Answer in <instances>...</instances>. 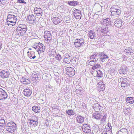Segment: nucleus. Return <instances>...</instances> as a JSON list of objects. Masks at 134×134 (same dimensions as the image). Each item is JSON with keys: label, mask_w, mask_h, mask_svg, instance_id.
I'll list each match as a JSON object with an SVG mask.
<instances>
[{"label": "nucleus", "mask_w": 134, "mask_h": 134, "mask_svg": "<svg viewBox=\"0 0 134 134\" xmlns=\"http://www.w3.org/2000/svg\"><path fill=\"white\" fill-rule=\"evenodd\" d=\"M74 57V53L73 51L70 50L68 53L65 54L63 56V61L65 64H69Z\"/></svg>", "instance_id": "nucleus-1"}, {"label": "nucleus", "mask_w": 134, "mask_h": 134, "mask_svg": "<svg viewBox=\"0 0 134 134\" xmlns=\"http://www.w3.org/2000/svg\"><path fill=\"white\" fill-rule=\"evenodd\" d=\"M17 20L16 16L14 15L9 14L6 19L7 23L9 26L15 25Z\"/></svg>", "instance_id": "nucleus-2"}, {"label": "nucleus", "mask_w": 134, "mask_h": 134, "mask_svg": "<svg viewBox=\"0 0 134 134\" xmlns=\"http://www.w3.org/2000/svg\"><path fill=\"white\" fill-rule=\"evenodd\" d=\"M16 124L13 121L8 122L7 125L6 129L9 132L14 133L16 130Z\"/></svg>", "instance_id": "nucleus-3"}, {"label": "nucleus", "mask_w": 134, "mask_h": 134, "mask_svg": "<svg viewBox=\"0 0 134 134\" xmlns=\"http://www.w3.org/2000/svg\"><path fill=\"white\" fill-rule=\"evenodd\" d=\"M34 9V12L38 17H40L42 15V10L38 5L33 4L32 5Z\"/></svg>", "instance_id": "nucleus-4"}, {"label": "nucleus", "mask_w": 134, "mask_h": 134, "mask_svg": "<svg viewBox=\"0 0 134 134\" xmlns=\"http://www.w3.org/2000/svg\"><path fill=\"white\" fill-rule=\"evenodd\" d=\"M28 122L30 126H36L38 123V119L36 116H32L28 120Z\"/></svg>", "instance_id": "nucleus-5"}, {"label": "nucleus", "mask_w": 134, "mask_h": 134, "mask_svg": "<svg viewBox=\"0 0 134 134\" xmlns=\"http://www.w3.org/2000/svg\"><path fill=\"white\" fill-rule=\"evenodd\" d=\"M66 74L70 77L74 76L75 74V71L74 69L71 67H68L65 69Z\"/></svg>", "instance_id": "nucleus-6"}, {"label": "nucleus", "mask_w": 134, "mask_h": 134, "mask_svg": "<svg viewBox=\"0 0 134 134\" xmlns=\"http://www.w3.org/2000/svg\"><path fill=\"white\" fill-rule=\"evenodd\" d=\"M62 19L60 16L53 17L52 19V21L55 25H60L62 23Z\"/></svg>", "instance_id": "nucleus-7"}, {"label": "nucleus", "mask_w": 134, "mask_h": 134, "mask_svg": "<svg viewBox=\"0 0 134 134\" xmlns=\"http://www.w3.org/2000/svg\"><path fill=\"white\" fill-rule=\"evenodd\" d=\"M84 44V40L82 38L76 39L74 43V45L76 47H78L82 46Z\"/></svg>", "instance_id": "nucleus-8"}, {"label": "nucleus", "mask_w": 134, "mask_h": 134, "mask_svg": "<svg viewBox=\"0 0 134 134\" xmlns=\"http://www.w3.org/2000/svg\"><path fill=\"white\" fill-rule=\"evenodd\" d=\"M53 32H51L50 31H46L44 32V38L47 39V41H50L52 40V34Z\"/></svg>", "instance_id": "nucleus-9"}, {"label": "nucleus", "mask_w": 134, "mask_h": 134, "mask_svg": "<svg viewBox=\"0 0 134 134\" xmlns=\"http://www.w3.org/2000/svg\"><path fill=\"white\" fill-rule=\"evenodd\" d=\"M10 72L7 70H2L0 72V76L4 79L9 77Z\"/></svg>", "instance_id": "nucleus-10"}, {"label": "nucleus", "mask_w": 134, "mask_h": 134, "mask_svg": "<svg viewBox=\"0 0 134 134\" xmlns=\"http://www.w3.org/2000/svg\"><path fill=\"white\" fill-rule=\"evenodd\" d=\"M73 15L76 19H80L81 18V11L79 10L75 9L73 11Z\"/></svg>", "instance_id": "nucleus-11"}, {"label": "nucleus", "mask_w": 134, "mask_h": 134, "mask_svg": "<svg viewBox=\"0 0 134 134\" xmlns=\"http://www.w3.org/2000/svg\"><path fill=\"white\" fill-rule=\"evenodd\" d=\"M26 20L28 23L30 24L34 23L36 22L35 17L32 14L28 16Z\"/></svg>", "instance_id": "nucleus-12"}, {"label": "nucleus", "mask_w": 134, "mask_h": 134, "mask_svg": "<svg viewBox=\"0 0 134 134\" xmlns=\"http://www.w3.org/2000/svg\"><path fill=\"white\" fill-rule=\"evenodd\" d=\"M31 76L33 80L35 81H38L40 80V75L38 72H34L31 75Z\"/></svg>", "instance_id": "nucleus-13"}, {"label": "nucleus", "mask_w": 134, "mask_h": 134, "mask_svg": "<svg viewBox=\"0 0 134 134\" xmlns=\"http://www.w3.org/2000/svg\"><path fill=\"white\" fill-rule=\"evenodd\" d=\"M7 96V93L2 88H0V100L4 99Z\"/></svg>", "instance_id": "nucleus-14"}, {"label": "nucleus", "mask_w": 134, "mask_h": 134, "mask_svg": "<svg viewBox=\"0 0 134 134\" xmlns=\"http://www.w3.org/2000/svg\"><path fill=\"white\" fill-rule=\"evenodd\" d=\"M32 93L31 88H25L23 90V93L27 97L29 96Z\"/></svg>", "instance_id": "nucleus-15"}, {"label": "nucleus", "mask_w": 134, "mask_h": 134, "mask_svg": "<svg viewBox=\"0 0 134 134\" xmlns=\"http://www.w3.org/2000/svg\"><path fill=\"white\" fill-rule=\"evenodd\" d=\"M20 81L22 83L25 85L28 84L30 83V79L26 76H24L20 80Z\"/></svg>", "instance_id": "nucleus-16"}, {"label": "nucleus", "mask_w": 134, "mask_h": 134, "mask_svg": "<svg viewBox=\"0 0 134 134\" xmlns=\"http://www.w3.org/2000/svg\"><path fill=\"white\" fill-rule=\"evenodd\" d=\"M99 57L100 61L102 62H104L105 59H109L108 55L104 53H101L99 55Z\"/></svg>", "instance_id": "nucleus-17"}, {"label": "nucleus", "mask_w": 134, "mask_h": 134, "mask_svg": "<svg viewBox=\"0 0 134 134\" xmlns=\"http://www.w3.org/2000/svg\"><path fill=\"white\" fill-rule=\"evenodd\" d=\"M83 131L86 133H88L91 131V130L89 125L87 124H84L82 126Z\"/></svg>", "instance_id": "nucleus-18"}, {"label": "nucleus", "mask_w": 134, "mask_h": 134, "mask_svg": "<svg viewBox=\"0 0 134 134\" xmlns=\"http://www.w3.org/2000/svg\"><path fill=\"white\" fill-rule=\"evenodd\" d=\"M5 124V121L3 119V118L2 117H0V131H2L4 127V126Z\"/></svg>", "instance_id": "nucleus-19"}, {"label": "nucleus", "mask_w": 134, "mask_h": 134, "mask_svg": "<svg viewBox=\"0 0 134 134\" xmlns=\"http://www.w3.org/2000/svg\"><path fill=\"white\" fill-rule=\"evenodd\" d=\"M119 72L120 74H126L127 71L126 66L124 65H122L120 68Z\"/></svg>", "instance_id": "nucleus-20"}, {"label": "nucleus", "mask_w": 134, "mask_h": 134, "mask_svg": "<svg viewBox=\"0 0 134 134\" xmlns=\"http://www.w3.org/2000/svg\"><path fill=\"white\" fill-rule=\"evenodd\" d=\"M113 12H111V16H113L116 18H118L119 15L120 14L121 11L119 9H117L116 10H114Z\"/></svg>", "instance_id": "nucleus-21"}, {"label": "nucleus", "mask_w": 134, "mask_h": 134, "mask_svg": "<svg viewBox=\"0 0 134 134\" xmlns=\"http://www.w3.org/2000/svg\"><path fill=\"white\" fill-rule=\"evenodd\" d=\"M22 30L19 27H17L16 29L17 34L19 36H23L25 34L26 31V30Z\"/></svg>", "instance_id": "nucleus-22"}, {"label": "nucleus", "mask_w": 134, "mask_h": 134, "mask_svg": "<svg viewBox=\"0 0 134 134\" xmlns=\"http://www.w3.org/2000/svg\"><path fill=\"white\" fill-rule=\"evenodd\" d=\"M37 48H38V51H39L43 52L45 51V47L41 43H40L38 44Z\"/></svg>", "instance_id": "nucleus-23"}, {"label": "nucleus", "mask_w": 134, "mask_h": 134, "mask_svg": "<svg viewBox=\"0 0 134 134\" xmlns=\"http://www.w3.org/2000/svg\"><path fill=\"white\" fill-rule=\"evenodd\" d=\"M102 116V114L99 112L94 113L92 115L93 118L97 120H100Z\"/></svg>", "instance_id": "nucleus-24"}, {"label": "nucleus", "mask_w": 134, "mask_h": 134, "mask_svg": "<svg viewBox=\"0 0 134 134\" xmlns=\"http://www.w3.org/2000/svg\"><path fill=\"white\" fill-rule=\"evenodd\" d=\"M100 31L102 32L105 34H107L110 31L107 26H103L101 28Z\"/></svg>", "instance_id": "nucleus-25"}, {"label": "nucleus", "mask_w": 134, "mask_h": 134, "mask_svg": "<svg viewBox=\"0 0 134 134\" xmlns=\"http://www.w3.org/2000/svg\"><path fill=\"white\" fill-rule=\"evenodd\" d=\"M115 26L117 27H120L122 25V21L121 19H119L114 22Z\"/></svg>", "instance_id": "nucleus-26"}, {"label": "nucleus", "mask_w": 134, "mask_h": 134, "mask_svg": "<svg viewBox=\"0 0 134 134\" xmlns=\"http://www.w3.org/2000/svg\"><path fill=\"white\" fill-rule=\"evenodd\" d=\"M88 37L91 39H93L96 37V34L95 32L92 30L88 31Z\"/></svg>", "instance_id": "nucleus-27"}, {"label": "nucleus", "mask_w": 134, "mask_h": 134, "mask_svg": "<svg viewBox=\"0 0 134 134\" xmlns=\"http://www.w3.org/2000/svg\"><path fill=\"white\" fill-rule=\"evenodd\" d=\"M75 88L76 90L77 93L80 95H82V91L83 90L82 87L79 85H77Z\"/></svg>", "instance_id": "nucleus-28"}, {"label": "nucleus", "mask_w": 134, "mask_h": 134, "mask_svg": "<svg viewBox=\"0 0 134 134\" xmlns=\"http://www.w3.org/2000/svg\"><path fill=\"white\" fill-rule=\"evenodd\" d=\"M101 23L102 24H105L106 26L110 25L111 23L110 19L108 18L103 19Z\"/></svg>", "instance_id": "nucleus-29"}, {"label": "nucleus", "mask_w": 134, "mask_h": 134, "mask_svg": "<svg viewBox=\"0 0 134 134\" xmlns=\"http://www.w3.org/2000/svg\"><path fill=\"white\" fill-rule=\"evenodd\" d=\"M97 86L101 91H104L105 89V84L102 81L99 82L97 85Z\"/></svg>", "instance_id": "nucleus-30"}, {"label": "nucleus", "mask_w": 134, "mask_h": 134, "mask_svg": "<svg viewBox=\"0 0 134 134\" xmlns=\"http://www.w3.org/2000/svg\"><path fill=\"white\" fill-rule=\"evenodd\" d=\"M84 118L80 115H77L76 119L77 121L80 123H82L84 121Z\"/></svg>", "instance_id": "nucleus-31"}, {"label": "nucleus", "mask_w": 134, "mask_h": 134, "mask_svg": "<svg viewBox=\"0 0 134 134\" xmlns=\"http://www.w3.org/2000/svg\"><path fill=\"white\" fill-rule=\"evenodd\" d=\"M101 108V106L98 103L94 104L93 105V109L96 111H99Z\"/></svg>", "instance_id": "nucleus-32"}, {"label": "nucleus", "mask_w": 134, "mask_h": 134, "mask_svg": "<svg viewBox=\"0 0 134 134\" xmlns=\"http://www.w3.org/2000/svg\"><path fill=\"white\" fill-rule=\"evenodd\" d=\"M124 51L127 53H130L131 54L133 52L132 49L130 47L125 48L124 49Z\"/></svg>", "instance_id": "nucleus-33"}, {"label": "nucleus", "mask_w": 134, "mask_h": 134, "mask_svg": "<svg viewBox=\"0 0 134 134\" xmlns=\"http://www.w3.org/2000/svg\"><path fill=\"white\" fill-rule=\"evenodd\" d=\"M28 55L30 59H34L36 56L35 54V52L33 51L31 52L30 53L29 52H27Z\"/></svg>", "instance_id": "nucleus-34"}, {"label": "nucleus", "mask_w": 134, "mask_h": 134, "mask_svg": "<svg viewBox=\"0 0 134 134\" xmlns=\"http://www.w3.org/2000/svg\"><path fill=\"white\" fill-rule=\"evenodd\" d=\"M99 57V55L96 54H93L90 57V59L94 60L95 61H97L98 60V58Z\"/></svg>", "instance_id": "nucleus-35"}, {"label": "nucleus", "mask_w": 134, "mask_h": 134, "mask_svg": "<svg viewBox=\"0 0 134 134\" xmlns=\"http://www.w3.org/2000/svg\"><path fill=\"white\" fill-rule=\"evenodd\" d=\"M127 130L125 128H122L118 132L119 134H128Z\"/></svg>", "instance_id": "nucleus-36"}, {"label": "nucleus", "mask_w": 134, "mask_h": 134, "mask_svg": "<svg viewBox=\"0 0 134 134\" xmlns=\"http://www.w3.org/2000/svg\"><path fill=\"white\" fill-rule=\"evenodd\" d=\"M50 76V75L49 74H48L47 73H45L43 74L42 77L43 79L48 80H49V78Z\"/></svg>", "instance_id": "nucleus-37"}, {"label": "nucleus", "mask_w": 134, "mask_h": 134, "mask_svg": "<svg viewBox=\"0 0 134 134\" xmlns=\"http://www.w3.org/2000/svg\"><path fill=\"white\" fill-rule=\"evenodd\" d=\"M68 3L70 5L75 6L78 5L79 3L77 1H73L68 2Z\"/></svg>", "instance_id": "nucleus-38"}, {"label": "nucleus", "mask_w": 134, "mask_h": 134, "mask_svg": "<svg viewBox=\"0 0 134 134\" xmlns=\"http://www.w3.org/2000/svg\"><path fill=\"white\" fill-rule=\"evenodd\" d=\"M17 27H19L23 30H26V31L27 29V26L25 24H19L18 25Z\"/></svg>", "instance_id": "nucleus-39"}, {"label": "nucleus", "mask_w": 134, "mask_h": 134, "mask_svg": "<svg viewBox=\"0 0 134 134\" xmlns=\"http://www.w3.org/2000/svg\"><path fill=\"white\" fill-rule=\"evenodd\" d=\"M33 111L35 113L39 112L40 111V108L37 106H34L32 107Z\"/></svg>", "instance_id": "nucleus-40"}, {"label": "nucleus", "mask_w": 134, "mask_h": 134, "mask_svg": "<svg viewBox=\"0 0 134 134\" xmlns=\"http://www.w3.org/2000/svg\"><path fill=\"white\" fill-rule=\"evenodd\" d=\"M66 113L69 116H71L74 115L75 112L72 109H69L66 111Z\"/></svg>", "instance_id": "nucleus-41"}, {"label": "nucleus", "mask_w": 134, "mask_h": 134, "mask_svg": "<svg viewBox=\"0 0 134 134\" xmlns=\"http://www.w3.org/2000/svg\"><path fill=\"white\" fill-rule=\"evenodd\" d=\"M52 88L53 87L50 86H47L46 88L47 92L49 93L53 92V90Z\"/></svg>", "instance_id": "nucleus-42"}, {"label": "nucleus", "mask_w": 134, "mask_h": 134, "mask_svg": "<svg viewBox=\"0 0 134 134\" xmlns=\"http://www.w3.org/2000/svg\"><path fill=\"white\" fill-rule=\"evenodd\" d=\"M126 102L128 103L131 104H133L134 102L133 98L130 97H128L127 98Z\"/></svg>", "instance_id": "nucleus-43"}, {"label": "nucleus", "mask_w": 134, "mask_h": 134, "mask_svg": "<svg viewBox=\"0 0 134 134\" xmlns=\"http://www.w3.org/2000/svg\"><path fill=\"white\" fill-rule=\"evenodd\" d=\"M96 72H97V77L98 78L102 77L103 74L102 71L99 70H97Z\"/></svg>", "instance_id": "nucleus-44"}, {"label": "nucleus", "mask_w": 134, "mask_h": 134, "mask_svg": "<svg viewBox=\"0 0 134 134\" xmlns=\"http://www.w3.org/2000/svg\"><path fill=\"white\" fill-rule=\"evenodd\" d=\"M124 113L128 115L130 114L131 113L130 109L129 108H126L124 110Z\"/></svg>", "instance_id": "nucleus-45"}, {"label": "nucleus", "mask_w": 134, "mask_h": 134, "mask_svg": "<svg viewBox=\"0 0 134 134\" xmlns=\"http://www.w3.org/2000/svg\"><path fill=\"white\" fill-rule=\"evenodd\" d=\"M101 68V66L99 64H95L92 67V68L93 70H95L97 68Z\"/></svg>", "instance_id": "nucleus-46"}, {"label": "nucleus", "mask_w": 134, "mask_h": 134, "mask_svg": "<svg viewBox=\"0 0 134 134\" xmlns=\"http://www.w3.org/2000/svg\"><path fill=\"white\" fill-rule=\"evenodd\" d=\"M131 13L129 12H126L124 13V16L126 18H128L131 15Z\"/></svg>", "instance_id": "nucleus-47"}, {"label": "nucleus", "mask_w": 134, "mask_h": 134, "mask_svg": "<svg viewBox=\"0 0 134 134\" xmlns=\"http://www.w3.org/2000/svg\"><path fill=\"white\" fill-rule=\"evenodd\" d=\"M118 8L119 7L118 6L113 5L111 8L110 11L111 12L114 11V10H116L118 9Z\"/></svg>", "instance_id": "nucleus-48"}, {"label": "nucleus", "mask_w": 134, "mask_h": 134, "mask_svg": "<svg viewBox=\"0 0 134 134\" xmlns=\"http://www.w3.org/2000/svg\"><path fill=\"white\" fill-rule=\"evenodd\" d=\"M55 58L56 60L59 61L61 60L62 59V56L59 54H57Z\"/></svg>", "instance_id": "nucleus-49"}, {"label": "nucleus", "mask_w": 134, "mask_h": 134, "mask_svg": "<svg viewBox=\"0 0 134 134\" xmlns=\"http://www.w3.org/2000/svg\"><path fill=\"white\" fill-rule=\"evenodd\" d=\"M127 80L126 77H121L120 79V82H127Z\"/></svg>", "instance_id": "nucleus-50"}, {"label": "nucleus", "mask_w": 134, "mask_h": 134, "mask_svg": "<svg viewBox=\"0 0 134 134\" xmlns=\"http://www.w3.org/2000/svg\"><path fill=\"white\" fill-rule=\"evenodd\" d=\"M49 54L51 57H53L56 54V52L54 50H52L51 52L49 53Z\"/></svg>", "instance_id": "nucleus-51"}, {"label": "nucleus", "mask_w": 134, "mask_h": 134, "mask_svg": "<svg viewBox=\"0 0 134 134\" xmlns=\"http://www.w3.org/2000/svg\"><path fill=\"white\" fill-rule=\"evenodd\" d=\"M128 84H127V82H121V86L122 87H125L128 86Z\"/></svg>", "instance_id": "nucleus-52"}, {"label": "nucleus", "mask_w": 134, "mask_h": 134, "mask_svg": "<svg viewBox=\"0 0 134 134\" xmlns=\"http://www.w3.org/2000/svg\"><path fill=\"white\" fill-rule=\"evenodd\" d=\"M92 128L94 130H98L99 129V126L95 124H93Z\"/></svg>", "instance_id": "nucleus-53"}, {"label": "nucleus", "mask_w": 134, "mask_h": 134, "mask_svg": "<svg viewBox=\"0 0 134 134\" xmlns=\"http://www.w3.org/2000/svg\"><path fill=\"white\" fill-rule=\"evenodd\" d=\"M79 59L77 58H76L74 60H73V63L75 65H77L78 64Z\"/></svg>", "instance_id": "nucleus-54"}, {"label": "nucleus", "mask_w": 134, "mask_h": 134, "mask_svg": "<svg viewBox=\"0 0 134 134\" xmlns=\"http://www.w3.org/2000/svg\"><path fill=\"white\" fill-rule=\"evenodd\" d=\"M55 80L57 84H58L60 82V80L58 76H56L55 77Z\"/></svg>", "instance_id": "nucleus-55"}, {"label": "nucleus", "mask_w": 134, "mask_h": 134, "mask_svg": "<svg viewBox=\"0 0 134 134\" xmlns=\"http://www.w3.org/2000/svg\"><path fill=\"white\" fill-rule=\"evenodd\" d=\"M96 62V61H95L94 60H92L89 62L88 63V64L91 66H93Z\"/></svg>", "instance_id": "nucleus-56"}, {"label": "nucleus", "mask_w": 134, "mask_h": 134, "mask_svg": "<svg viewBox=\"0 0 134 134\" xmlns=\"http://www.w3.org/2000/svg\"><path fill=\"white\" fill-rule=\"evenodd\" d=\"M17 2L18 3H23L24 4H26V3L24 1V0H17Z\"/></svg>", "instance_id": "nucleus-57"}, {"label": "nucleus", "mask_w": 134, "mask_h": 134, "mask_svg": "<svg viewBox=\"0 0 134 134\" xmlns=\"http://www.w3.org/2000/svg\"><path fill=\"white\" fill-rule=\"evenodd\" d=\"M107 115L106 114L104 115L103 116V118H102V119L101 120V121H102L103 120L105 121L106 119V117Z\"/></svg>", "instance_id": "nucleus-58"}, {"label": "nucleus", "mask_w": 134, "mask_h": 134, "mask_svg": "<svg viewBox=\"0 0 134 134\" xmlns=\"http://www.w3.org/2000/svg\"><path fill=\"white\" fill-rule=\"evenodd\" d=\"M107 126H108L109 127V128L111 129V124L110 123H108Z\"/></svg>", "instance_id": "nucleus-59"}, {"label": "nucleus", "mask_w": 134, "mask_h": 134, "mask_svg": "<svg viewBox=\"0 0 134 134\" xmlns=\"http://www.w3.org/2000/svg\"><path fill=\"white\" fill-rule=\"evenodd\" d=\"M5 0H0V5L2 3H4Z\"/></svg>", "instance_id": "nucleus-60"}, {"label": "nucleus", "mask_w": 134, "mask_h": 134, "mask_svg": "<svg viewBox=\"0 0 134 134\" xmlns=\"http://www.w3.org/2000/svg\"><path fill=\"white\" fill-rule=\"evenodd\" d=\"M37 47V46H34L33 47V48L35 49L36 51H38V48Z\"/></svg>", "instance_id": "nucleus-61"}, {"label": "nucleus", "mask_w": 134, "mask_h": 134, "mask_svg": "<svg viewBox=\"0 0 134 134\" xmlns=\"http://www.w3.org/2000/svg\"><path fill=\"white\" fill-rule=\"evenodd\" d=\"M2 43L1 41H0V50L1 49V48L2 47Z\"/></svg>", "instance_id": "nucleus-62"}, {"label": "nucleus", "mask_w": 134, "mask_h": 134, "mask_svg": "<svg viewBox=\"0 0 134 134\" xmlns=\"http://www.w3.org/2000/svg\"><path fill=\"white\" fill-rule=\"evenodd\" d=\"M106 133H105L104 132H102L101 134H106Z\"/></svg>", "instance_id": "nucleus-63"}, {"label": "nucleus", "mask_w": 134, "mask_h": 134, "mask_svg": "<svg viewBox=\"0 0 134 134\" xmlns=\"http://www.w3.org/2000/svg\"><path fill=\"white\" fill-rule=\"evenodd\" d=\"M90 134H94V133L93 132H91Z\"/></svg>", "instance_id": "nucleus-64"}]
</instances>
